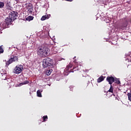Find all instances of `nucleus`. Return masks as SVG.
<instances>
[{
  "label": "nucleus",
  "instance_id": "dca6fc26",
  "mask_svg": "<svg viewBox=\"0 0 131 131\" xmlns=\"http://www.w3.org/2000/svg\"><path fill=\"white\" fill-rule=\"evenodd\" d=\"M42 92V90H38L37 91V97H41V93Z\"/></svg>",
  "mask_w": 131,
  "mask_h": 131
},
{
  "label": "nucleus",
  "instance_id": "f257e3e1",
  "mask_svg": "<svg viewBox=\"0 0 131 131\" xmlns=\"http://www.w3.org/2000/svg\"><path fill=\"white\" fill-rule=\"evenodd\" d=\"M36 51L38 56L42 58H46L49 55L50 49L48 47L41 46L37 48Z\"/></svg>",
  "mask_w": 131,
  "mask_h": 131
},
{
  "label": "nucleus",
  "instance_id": "b1692460",
  "mask_svg": "<svg viewBox=\"0 0 131 131\" xmlns=\"http://www.w3.org/2000/svg\"><path fill=\"white\" fill-rule=\"evenodd\" d=\"M127 96L129 101H130L131 102V93H128Z\"/></svg>",
  "mask_w": 131,
  "mask_h": 131
},
{
  "label": "nucleus",
  "instance_id": "f03ea898",
  "mask_svg": "<svg viewBox=\"0 0 131 131\" xmlns=\"http://www.w3.org/2000/svg\"><path fill=\"white\" fill-rule=\"evenodd\" d=\"M122 20L123 23L118 25L117 28L120 30H124L126 29V27H127V22L128 20L126 17L123 18Z\"/></svg>",
  "mask_w": 131,
  "mask_h": 131
},
{
  "label": "nucleus",
  "instance_id": "39448f33",
  "mask_svg": "<svg viewBox=\"0 0 131 131\" xmlns=\"http://www.w3.org/2000/svg\"><path fill=\"white\" fill-rule=\"evenodd\" d=\"M23 70V66L21 64H18L15 67L14 69L13 70V72L14 73H15V74H19L22 72Z\"/></svg>",
  "mask_w": 131,
  "mask_h": 131
},
{
  "label": "nucleus",
  "instance_id": "ddd939ff",
  "mask_svg": "<svg viewBox=\"0 0 131 131\" xmlns=\"http://www.w3.org/2000/svg\"><path fill=\"white\" fill-rule=\"evenodd\" d=\"M53 72V70L51 69H48L46 71V75H51V73Z\"/></svg>",
  "mask_w": 131,
  "mask_h": 131
},
{
  "label": "nucleus",
  "instance_id": "a211bd4d",
  "mask_svg": "<svg viewBox=\"0 0 131 131\" xmlns=\"http://www.w3.org/2000/svg\"><path fill=\"white\" fill-rule=\"evenodd\" d=\"M113 90H114V88H113V87L112 86V85H111L110 89H109V90L108 91V92L109 93H112V94H113Z\"/></svg>",
  "mask_w": 131,
  "mask_h": 131
},
{
  "label": "nucleus",
  "instance_id": "6e6552de",
  "mask_svg": "<svg viewBox=\"0 0 131 131\" xmlns=\"http://www.w3.org/2000/svg\"><path fill=\"white\" fill-rule=\"evenodd\" d=\"M27 10H28L27 12L31 15H32V13L33 12V6L32 4H28L26 7Z\"/></svg>",
  "mask_w": 131,
  "mask_h": 131
},
{
  "label": "nucleus",
  "instance_id": "1a4fd4ad",
  "mask_svg": "<svg viewBox=\"0 0 131 131\" xmlns=\"http://www.w3.org/2000/svg\"><path fill=\"white\" fill-rule=\"evenodd\" d=\"M106 81L108 82L109 84L112 85V83L115 81V78L113 76H107L106 78Z\"/></svg>",
  "mask_w": 131,
  "mask_h": 131
},
{
  "label": "nucleus",
  "instance_id": "412c9836",
  "mask_svg": "<svg viewBox=\"0 0 131 131\" xmlns=\"http://www.w3.org/2000/svg\"><path fill=\"white\" fill-rule=\"evenodd\" d=\"M43 118V122H45L48 120V116H44L42 117Z\"/></svg>",
  "mask_w": 131,
  "mask_h": 131
},
{
  "label": "nucleus",
  "instance_id": "4be33fe9",
  "mask_svg": "<svg viewBox=\"0 0 131 131\" xmlns=\"http://www.w3.org/2000/svg\"><path fill=\"white\" fill-rule=\"evenodd\" d=\"M4 53V48H3V46H0V54H3Z\"/></svg>",
  "mask_w": 131,
  "mask_h": 131
},
{
  "label": "nucleus",
  "instance_id": "4468645a",
  "mask_svg": "<svg viewBox=\"0 0 131 131\" xmlns=\"http://www.w3.org/2000/svg\"><path fill=\"white\" fill-rule=\"evenodd\" d=\"M28 83H29V81L28 80H25V81L21 82V83H20L19 84V86H21L24 84H28Z\"/></svg>",
  "mask_w": 131,
  "mask_h": 131
},
{
  "label": "nucleus",
  "instance_id": "f3484780",
  "mask_svg": "<svg viewBox=\"0 0 131 131\" xmlns=\"http://www.w3.org/2000/svg\"><path fill=\"white\" fill-rule=\"evenodd\" d=\"M2 26L3 28H4V29L6 28H8V27H9V26L7 24V23H5V21H4V23H3Z\"/></svg>",
  "mask_w": 131,
  "mask_h": 131
},
{
  "label": "nucleus",
  "instance_id": "9d476101",
  "mask_svg": "<svg viewBox=\"0 0 131 131\" xmlns=\"http://www.w3.org/2000/svg\"><path fill=\"white\" fill-rule=\"evenodd\" d=\"M4 22H5L8 26L11 25L12 22H13V19L9 17L5 19V21Z\"/></svg>",
  "mask_w": 131,
  "mask_h": 131
},
{
  "label": "nucleus",
  "instance_id": "20e7f679",
  "mask_svg": "<svg viewBox=\"0 0 131 131\" xmlns=\"http://www.w3.org/2000/svg\"><path fill=\"white\" fill-rule=\"evenodd\" d=\"M16 61H18V57L14 56L9 59L8 60H4V62H6L5 67H9L10 64L12 63H14V62H16Z\"/></svg>",
  "mask_w": 131,
  "mask_h": 131
},
{
  "label": "nucleus",
  "instance_id": "5701e85b",
  "mask_svg": "<svg viewBox=\"0 0 131 131\" xmlns=\"http://www.w3.org/2000/svg\"><path fill=\"white\" fill-rule=\"evenodd\" d=\"M6 1V2H5V4H6V7H7V8H10V4L9 3V1L8 0Z\"/></svg>",
  "mask_w": 131,
  "mask_h": 131
},
{
  "label": "nucleus",
  "instance_id": "2eb2a0df",
  "mask_svg": "<svg viewBox=\"0 0 131 131\" xmlns=\"http://www.w3.org/2000/svg\"><path fill=\"white\" fill-rule=\"evenodd\" d=\"M33 19H34V17L31 15L29 16L26 18L27 21H32V20H33Z\"/></svg>",
  "mask_w": 131,
  "mask_h": 131
},
{
  "label": "nucleus",
  "instance_id": "f8f14e48",
  "mask_svg": "<svg viewBox=\"0 0 131 131\" xmlns=\"http://www.w3.org/2000/svg\"><path fill=\"white\" fill-rule=\"evenodd\" d=\"M106 77H103V75H101L100 77H99L97 79V82L100 83V82H102L105 79Z\"/></svg>",
  "mask_w": 131,
  "mask_h": 131
},
{
  "label": "nucleus",
  "instance_id": "393cba45",
  "mask_svg": "<svg viewBox=\"0 0 131 131\" xmlns=\"http://www.w3.org/2000/svg\"><path fill=\"white\" fill-rule=\"evenodd\" d=\"M66 2H73V0H64Z\"/></svg>",
  "mask_w": 131,
  "mask_h": 131
},
{
  "label": "nucleus",
  "instance_id": "a878e982",
  "mask_svg": "<svg viewBox=\"0 0 131 131\" xmlns=\"http://www.w3.org/2000/svg\"><path fill=\"white\" fill-rule=\"evenodd\" d=\"M75 58H76V57H74V59Z\"/></svg>",
  "mask_w": 131,
  "mask_h": 131
},
{
  "label": "nucleus",
  "instance_id": "0eeeda50",
  "mask_svg": "<svg viewBox=\"0 0 131 131\" xmlns=\"http://www.w3.org/2000/svg\"><path fill=\"white\" fill-rule=\"evenodd\" d=\"M72 66H73V65H72V63H70L68 66H67V68H66V70H67L68 71H69V72H74V71H76V70H78V67H76L75 68H73V70H70L71 69V68H72Z\"/></svg>",
  "mask_w": 131,
  "mask_h": 131
},
{
  "label": "nucleus",
  "instance_id": "423d86ee",
  "mask_svg": "<svg viewBox=\"0 0 131 131\" xmlns=\"http://www.w3.org/2000/svg\"><path fill=\"white\" fill-rule=\"evenodd\" d=\"M18 16V12L16 11H11L9 14V17L12 20H16Z\"/></svg>",
  "mask_w": 131,
  "mask_h": 131
},
{
  "label": "nucleus",
  "instance_id": "aec40b11",
  "mask_svg": "<svg viewBox=\"0 0 131 131\" xmlns=\"http://www.w3.org/2000/svg\"><path fill=\"white\" fill-rule=\"evenodd\" d=\"M5 7V3L4 2H0V9H3Z\"/></svg>",
  "mask_w": 131,
  "mask_h": 131
},
{
  "label": "nucleus",
  "instance_id": "9b49d317",
  "mask_svg": "<svg viewBox=\"0 0 131 131\" xmlns=\"http://www.w3.org/2000/svg\"><path fill=\"white\" fill-rule=\"evenodd\" d=\"M51 17V14H46L43 15L41 18V21H45V20H47V19H49Z\"/></svg>",
  "mask_w": 131,
  "mask_h": 131
},
{
  "label": "nucleus",
  "instance_id": "6ab92c4d",
  "mask_svg": "<svg viewBox=\"0 0 131 131\" xmlns=\"http://www.w3.org/2000/svg\"><path fill=\"white\" fill-rule=\"evenodd\" d=\"M114 82L115 83H117V84H120V81H119V80H118V79L115 78V81Z\"/></svg>",
  "mask_w": 131,
  "mask_h": 131
},
{
  "label": "nucleus",
  "instance_id": "7ed1b4c3",
  "mask_svg": "<svg viewBox=\"0 0 131 131\" xmlns=\"http://www.w3.org/2000/svg\"><path fill=\"white\" fill-rule=\"evenodd\" d=\"M52 64H53V59L47 57L42 61V67L43 68H47V67H49V66H51Z\"/></svg>",
  "mask_w": 131,
  "mask_h": 131
}]
</instances>
